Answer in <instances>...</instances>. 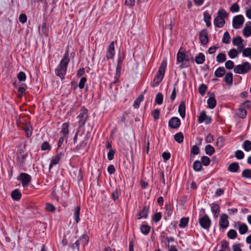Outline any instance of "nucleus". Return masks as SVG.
<instances>
[{"label":"nucleus","instance_id":"obj_1","mask_svg":"<svg viewBox=\"0 0 251 251\" xmlns=\"http://www.w3.org/2000/svg\"><path fill=\"white\" fill-rule=\"evenodd\" d=\"M69 61V52L68 50H67L64 55L63 58L61 60L57 67L55 69V75L59 76L61 79L64 78V75H66Z\"/></svg>","mask_w":251,"mask_h":251},{"label":"nucleus","instance_id":"obj_2","mask_svg":"<svg viewBox=\"0 0 251 251\" xmlns=\"http://www.w3.org/2000/svg\"><path fill=\"white\" fill-rule=\"evenodd\" d=\"M251 69V65L248 62L243 63L241 65H238L234 68V71L236 74H245Z\"/></svg>","mask_w":251,"mask_h":251},{"label":"nucleus","instance_id":"obj_3","mask_svg":"<svg viewBox=\"0 0 251 251\" xmlns=\"http://www.w3.org/2000/svg\"><path fill=\"white\" fill-rule=\"evenodd\" d=\"M79 114L77 116V118L79 119L78 125L79 127H82L84 126L85 122L88 119V110L83 107L79 111Z\"/></svg>","mask_w":251,"mask_h":251},{"label":"nucleus","instance_id":"obj_4","mask_svg":"<svg viewBox=\"0 0 251 251\" xmlns=\"http://www.w3.org/2000/svg\"><path fill=\"white\" fill-rule=\"evenodd\" d=\"M177 61L180 63L179 67L181 68H187L190 66V63L185 58V52L180 51V50L177 53Z\"/></svg>","mask_w":251,"mask_h":251},{"label":"nucleus","instance_id":"obj_5","mask_svg":"<svg viewBox=\"0 0 251 251\" xmlns=\"http://www.w3.org/2000/svg\"><path fill=\"white\" fill-rule=\"evenodd\" d=\"M199 222L202 228L207 230H208L211 224V221L206 214H205L203 217L200 218Z\"/></svg>","mask_w":251,"mask_h":251},{"label":"nucleus","instance_id":"obj_6","mask_svg":"<svg viewBox=\"0 0 251 251\" xmlns=\"http://www.w3.org/2000/svg\"><path fill=\"white\" fill-rule=\"evenodd\" d=\"M244 22V17L242 15L234 16L232 20V26L235 29L240 28Z\"/></svg>","mask_w":251,"mask_h":251},{"label":"nucleus","instance_id":"obj_7","mask_svg":"<svg viewBox=\"0 0 251 251\" xmlns=\"http://www.w3.org/2000/svg\"><path fill=\"white\" fill-rule=\"evenodd\" d=\"M17 179L21 181L23 186L25 187L30 181L31 176L28 174L21 173Z\"/></svg>","mask_w":251,"mask_h":251},{"label":"nucleus","instance_id":"obj_8","mask_svg":"<svg viewBox=\"0 0 251 251\" xmlns=\"http://www.w3.org/2000/svg\"><path fill=\"white\" fill-rule=\"evenodd\" d=\"M228 217L226 214H222L221 215L219 220V226L221 228L223 229L226 228L229 225L228 221Z\"/></svg>","mask_w":251,"mask_h":251},{"label":"nucleus","instance_id":"obj_9","mask_svg":"<svg viewBox=\"0 0 251 251\" xmlns=\"http://www.w3.org/2000/svg\"><path fill=\"white\" fill-rule=\"evenodd\" d=\"M199 39L202 45H205L208 42V32L206 29H203L201 30L199 34Z\"/></svg>","mask_w":251,"mask_h":251},{"label":"nucleus","instance_id":"obj_10","mask_svg":"<svg viewBox=\"0 0 251 251\" xmlns=\"http://www.w3.org/2000/svg\"><path fill=\"white\" fill-rule=\"evenodd\" d=\"M198 121L199 123L204 122L205 124H209L211 122V118L206 115L205 111H202L200 114Z\"/></svg>","mask_w":251,"mask_h":251},{"label":"nucleus","instance_id":"obj_11","mask_svg":"<svg viewBox=\"0 0 251 251\" xmlns=\"http://www.w3.org/2000/svg\"><path fill=\"white\" fill-rule=\"evenodd\" d=\"M168 125L169 126L172 128H177L180 125V120L177 117H172L169 121Z\"/></svg>","mask_w":251,"mask_h":251},{"label":"nucleus","instance_id":"obj_12","mask_svg":"<svg viewBox=\"0 0 251 251\" xmlns=\"http://www.w3.org/2000/svg\"><path fill=\"white\" fill-rule=\"evenodd\" d=\"M167 66V62L166 61H163L159 67V70L155 75V76L164 77L165 70Z\"/></svg>","mask_w":251,"mask_h":251},{"label":"nucleus","instance_id":"obj_13","mask_svg":"<svg viewBox=\"0 0 251 251\" xmlns=\"http://www.w3.org/2000/svg\"><path fill=\"white\" fill-rule=\"evenodd\" d=\"M210 95L209 98L207 100V102L208 107L210 109H213L216 105V100L215 99V94L214 93H209Z\"/></svg>","mask_w":251,"mask_h":251},{"label":"nucleus","instance_id":"obj_14","mask_svg":"<svg viewBox=\"0 0 251 251\" xmlns=\"http://www.w3.org/2000/svg\"><path fill=\"white\" fill-rule=\"evenodd\" d=\"M107 52L108 54L106 55L107 59H112L115 55L114 43L113 41L109 45Z\"/></svg>","mask_w":251,"mask_h":251},{"label":"nucleus","instance_id":"obj_15","mask_svg":"<svg viewBox=\"0 0 251 251\" xmlns=\"http://www.w3.org/2000/svg\"><path fill=\"white\" fill-rule=\"evenodd\" d=\"M149 213V207L146 206H143L142 210H141L138 214V219L141 218L146 219L148 217Z\"/></svg>","mask_w":251,"mask_h":251},{"label":"nucleus","instance_id":"obj_16","mask_svg":"<svg viewBox=\"0 0 251 251\" xmlns=\"http://www.w3.org/2000/svg\"><path fill=\"white\" fill-rule=\"evenodd\" d=\"M185 103L184 101H181L178 106V111L180 116L184 119L185 117Z\"/></svg>","mask_w":251,"mask_h":251},{"label":"nucleus","instance_id":"obj_17","mask_svg":"<svg viewBox=\"0 0 251 251\" xmlns=\"http://www.w3.org/2000/svg\"><path fill=\"white\" fill-rule=\"evenodd\" d=\"M63 155V154L62 152H60V153L55 155L52 157L49 166L50 170L53 165L57 164L59 162L61 158V156Z\"/></svg>","mask_w":251,"mask_h":251},{"label":"nucleus","instance_id":"obj_18","mask_svg":"<svg viewBox=\"0 0 251 251\" xmlns=\"http://www.w3.org/2000/svg\"><path fill=\"white\" fill-rule=\"evenodd\" d=\"M214 24L216 27H222L225 24V21L224 19L220 18V16H217L214 19Z\"/></svg>","mask_w":251,"mask_h":251},{"label":"nucleus","instance_id":"obj_19","mask_svg":"<svg viewBox=\"0 0 251 251\" xmlns=\"http://www.w3.org/2000/svg\"><path fill=\"white\" fill-rule=\"evenodd\" d=\"M239 169V166L237 162L231 163L227 168V170L232 173L237 172Z\"/></svg>","mask_w":251,"mask_h":251},{"label":"nucleus","instance_id":"obj_20","mask_svg":"<svg viewBox=\"0 0 251 251\" xmlns=\"http://www.w3.org/2000/svg\"><path fill=\"white\" fill-rule=\"evenodd\" d=\"M211 211L213 214L214 216L217 217L220 211V207L219 205L218 204L213 203L211 204Z\"/></svg>","mask_w":251,"mask_h":251},{"label":"nucleus","instance_id":"obj_21","mask_svg":"<svg viewBox=\"0 0 251 251\" xmlns=\"http://www.w3.org/2000/svg\"><path fill=\"white\" fill-rule=\"evenodd\" d=\"M235 114L239 117L244 119L246 117L247 113L245 109L240 106L239 109L236 110Z\"/></svg>","mask_w":251,"mask_h":251},{"label":"nucleus","instance_id":"obj_22","mask_svg":"<svg viewBox=\"0 0 251 251\" xmlns=\"http://www.w3.org/2000/svg\"><path fill=\"white\" fill-rule=\"evenodd\" d=\"M225 73L226 70L224 67H220L215 71L214 75L217 77H221L225 74Z\"/></svg>","mask_w":251,"mask_h":251},{"label":"nucleus","instance_id":"obj_23","mask_svg":"<svg viewBox=\"0 0 251 251\" xmlns=\"http://www.w3.org/2000/svg\"><path fill=\"white\" fill-rule=\"evenodd\" d=\"M205 60V55L201 52L199 53L195 58V61L198 64H202Z\"/></svg>","mask_w":251,"mask_h":251},{"label":"nucleus","instance_id":"obj_24","mask_svg":"<svg viewBox=\"0 0 251 251\" xmlns=\"http://www.w3.org/2000/svg\"><path fill=\"white\" fill-rule=\"evenodd\" d=\"M12 198L15 201H19L22 197V194L18 189L13 191L11 194Z\"/></svg>","mask_w":251,"mask_h":251},{"label":"nucleus","instance_id":"obj_25","mask_svg":"<svg viewBox=\"0 0 251 251\" xmlns=\"http://www.w3.org/2000/svg\"><path fill=\"white\" fill-rule=\"evenodd\" d=\"M69 123H63L62 126V128L61 133L63 135H66L69 134Z\"/></svg>","mask_w":251,"mask_h":251},{"label":"nucleus","instance_id":"obj_26","mask_svg":"<svg viewBox=\"0 0 251 251\" xmlns=\"http://www.w3.org/2000/svg\"><path fill=\"white\" fill-rule=\"evenodd\" d=\"M80 207L79 206H77L75 208L74 217V219L76 223H78L79 222V215H80Z\"/></svg>","mask_w":251,"mask_h":251},{"label":"nucleus","instance_id":"obj_27","mask_svg":"<svg viewBox=\"0 0 251 251\" xmlns=\"http://www.w3.org/2000/svg\"><path fill=\"white\" fill-rule=\"evenodd\" d=\"M151 230V227L148 225H142L140 226L141 232L145 235H148Z\"/></svg>","mask_w":251,"mask_h":251},{"label":"nucleus","instance_id":"obj_28","mask_svg":"<svg viewBox=\"0 0 251 251\" xmlns=\"http://www.w3.org/2000/svg\"><path fill=\"white\" fill-rule=\"evenodd\" d=\"M193 168L196 172H199L202 169V164L199 160H196L193 165Z\"/></svg>","mask_w":251,"mask_h":251},{"label":"nucleus","instance_id":"obj_29","mask_svg":"<svg viewBox=\"0 0 251 251\" xmlns=\"http://www.w3.org/2000/svg\"><path fill=\"white\" fill-rule=\"evenodd\" d=\"M224 81L226 83L231 84L233 82V75L231 72L226 74L224 77Z\"/></svg>","mask_w":251,"mask_h":251},{"label":"nucleus","instance_id":"obj_30","mask_svg":"<svg viewBox=\"0 0 251 251\" xmlns=\"http://www.w3.org/2000/svg\"><path fill=\"white\" fill-rule=\"evenodd\" d=\"M174 139L178 143H181L184 140V136L182 132H179L174 135Z\"/></svg>","mask_w":251,"mask_h":251},{"label":"nucleus","instance_id":"obj_31","mask_svg":"<svg viewBox=\"0 0 251 251\" xmlns=\"http://www.w3.org/2000/svg\"><path fill=\"white\" fill-rule=\"evenodd\" d=\"M205 151L206 154L211 155L215 152V150L213 146L210 145H207L205 146Z\"/></svg>","mask_w":251,"mask_h":251},{"label":"nucleus","instance_id":"obj_32","mask_svg":"<svg viewBox=\"0 0 251 251\" xmlns=\"http://www.w3.org/2000/svg\"><path fill=\"white\" fill-rule=\"evenodd\" d=\"M23 129L25 130L26 137H29L31 135L32 131V127L31 126L25 125L24 126Z\"/></svg>","mask_w":251,"mask_h":251},{"label":"nucleus","instance_id":"obj_33","mask_svg":"<svg viewBox=\"0 0 251 251\" xmlns=\"http://www.w3.org/2000/svg\"><path fill=\"white\" fill-rule=\"evenodd\" d=\"M203 19L206 23V25L208 27L210 26L211 25V16L207 12H204L203 13Z\"/></svg>","mask_w":251,"mask_h":251},{"label":"nucleus","instance_id":"obj_34","mask_svg":"<svg viewBox=\"0 0 251 251\" xmlns=\"http://www.w3.org/2000/svg\"><path fill=\"white\" fill-rule=\"evenodd\" d=\"M221 251H230L229 248V243L226 240L222 241Z\"/></svg>","mask_w":251,"mask_h":251},{"label":"nucleus","instance_id":"obj_35","mask_svg":"<svg viewBox=\"0 0 251 251\" xmlns=\"http://www.w3.org/2000/svg\"><path fill=\"white\" fill-rule=\"evenodd\" d=\"M242 176L244 178H251V170L249 169H244L242 173Z\"/></svg>","mask_w":251,"mask_h":251},{"label":"nucleus","instance_id":"obj_36","mask_svg":"<svg viewBox=\"0 0 251 251\" xmlns=\"http://www.w3.org/2000/svg\"><path fill=\"white\" fill-rule=\"evenodd\" d=\"M207 89V86L204 84H201L198 88L199 93L202 96H204Z\"/></svg>","mask_w":251,"mask_h":251},{"label":"nucleus","instance_id":"obj_37","mask_svg":"<svg viewBox=\"0 0 251 251\" xmlns=\"http://www.w3.org/2000/svg\"><path fill=\"white\" fill-rule=\"evenodd\" d=\"M189 220V219L188 217H184L181 218L180 221L179 226L181 228L185 227L188 225Z\"/></svg>","mask_w":251,"mask_h":251},{"label":"nucleus","instance_id":"obj_38","mask_svg":"<svg viewBox=\"0 0 251 251\" xmlns=\"http://www.w3.org/2000/svg\"><path fill=\"white\" fill-rule=\"evenodd\" d=\"M243 35L247 37L251 35V26L245 25L243 30Z\"/></svg>","mask_w":251,"mask_h":251},{"label":"nucleus","instance_id":"obj_39","mask_svg":"<svg viewBox=\"0 0 251 251\" xmlns=\"http://www.w3.org/2000/svg\"><path fill=\"white\" fill-rule=\"evenodd\" d=\"M162 79H163V76H162V77L155 76L152 82L151 83V86L152 87H155L156 86L159 85V84L161 82Z\"/></svg>","mask_w":251,"mask_h":251},{"label":"nucleus","instance_id":"obj_40","mask_svg":"<svg viewBox=\"0 0 251 251\" xmlns=\"http://www.w3.org/2000/svg\"><path fill=\"white\" fill-rule=\"evenodd\" d=\"M144 97L143 95H140L134 102L133 106L135 108H138L141 102L143 100Z\"/></svg>","mask_w":251,"mask_h":251},{"label":"nucleus","instance_id":"obj_41","mask_svg":"<svg viewBox=\"0 0 251 251\" xmlns=\"http://www.w3.org/2000/svg\"><path fill=\"white\" fill-rule=\"evenodd\" d=\"M27 156V154L25 153L22 155L21 157H18L17 160L21 167H23L25 164V160Z\"/></svg>","mask_w":251,"mask_h":251},{"label":"nucleus","instance_id":"obj_42","mask_svg":"<svg viewBox=\"0 0 251 251\" xmlns=\"http://www.w3.org/2000/svg\"><path fill=\"white\" fill-rule=\"evenodd\" d=\"M248 229L247 226L245 224H242L239 226V231L241 234H245Z\"/></svg>","mask_w":251,"mask_h":251},{"label":"nucleus","instance_id":"obj_43","mask_svg":"<svg viewBox=\"0 0 251 251\" xmlns=\"http://www.w3.org/2000/svg\"><path fill=\"white\" fill-rule=\"evenodd\" d=\"M216 59L219 63L224 62L226 60V55L224 53H219L217 56Z\"/></svg>","mask_w":251,"mask_h":251},{"label":"nucleus","instance_id":"obj_44","mask_svg":"<svg viewBox=\"0 0 251 251\" xmlns=\"http://www.w3.org/2000/svg\"><path fill=\"white\" fill-rule=\"evenodd\" d=\"M227 236L229 239H234L237 237V234L235 230L230 229L227 233Z\"/></svg>","mask_w":251,"mask_h":251},{"label":"nucleus","instance_id":"obj_45","mask_svg":"<svg viewBox=\"0 0 251 251\" xmlns=\"http://www.w3.org/2000/svg\"><path fill=\"white\" fill-rule=\"evenodd\" d=\"M230 36L229 33L226 31L224 33V36L222 39V42L226 44H228L230 43Z\"/></svg>","mask_w":251,"mask_h":251},{"label":"nucleus","instance_id":"obj_46","mask_svg":"<svg viewBox=\"0 0 251 251\" xmlns=\"http://www.w3.org/2000/svg\"><path fill=\"white\" fill-rule=\"evenodd\" d=\"M238 51L235 49H231L228 52V55L232 59L237 57L238 56Z\"/></svg>","mask_w":251,"mask_h":251},{"label":"nucleus","instance_id":"obj_47","mask_svg":"<svg viewBox=\"0 0 251 251\" xmlns=\"http://www.w3.org/2000/svg\"><path fill=\"white\" fill-rule=\"evenodd\" d=\"M243 40L240 36H237L232 40V43L234 46H239L242 44Z\"/></svg>","mask_w":251,"mask_h":251},{"label":"nucleus","instance_id":"obj_48","mask_svg":"<svg viewBox=\"0 0 251 251\" xmlns=\"http://www.w3.org/2000/svg\"><path fill=\"white\" fill-rule=\"evenodd\" d=\"M162 214L161 212H156L152 217V220L155 223L158 222L161 219Z\"/></svg>","mask_w":251,"mask_h":251},{"label":"nucleus","instance_id":"obj_49","mask_svg":"<svg viewBox=\"0 0 251 251\" xmlns=\"http://www.w3.org/2000/svg\"><path fill=\"white\" fill-rule=\"evenodd\" d=\"M163 94L161 93H158L157 94L155 97V102L158 104H161L163 102Z\"/></svg>","mask_w":251,"mask_h":251},{"label":"nucleus","instance_id":"obj_50","mask_svg":"<svg viewBox=\"0 0 251 251\" xmlns=\"http://www.w3.org/2000/svg\"><path fill=\"white\" fill-rule=\"evenodd\" d=\"M41 148L42 151H50L51 149V147L48 142L45 141L42 144Z\"/></svg>","mask_w":251,"mask_h":251},{"label":"nucleus","instance_id":"obj_51","mask_svg":"<svg viewBox=\"0 0 251 251\" xmlns=\"http://www.w3.org/2000/svg\"><path fill=\"white\" fill-rule=\"evenodd\" d=\"M243 147L244 150L247 151L251 150V142L249 140H246L244 142Z\"/></svg>","mask_w":251,"mask_h":251},{"label":"nucleus","instance_id":"obj_52","mask_svg":"<svg viewBox=\"0 0 251 251\" xmlns=\"http://www.w3.org/2000/svg\"><path fill=\"white\" fill-rule=\"evenodd\" d=\"M121 194L120 190L119 189H116L112 193V198L113 200L115 201L117 200L119 198V195Z\"/></svg>","mask_w":251,"mask_h":251},{"label":"nucleus","instance_id":"obj_53","mask_svg":"<svg viewBox=\"0 0 251 251\" xmlns=\"http://www.w3.org/2000/svg\"><path fill=\"white\" fill-rule=\"evenodd\" d=\"M201 164L202 163V164L205 166H208L210 163V160L209 158L206 156H203L201 157Z\"/></svg>","mask_w":251,"mask_h":251},{"label":"nucleus","instance_id":"obj_54","mask_svg":"<svg viewBox=\"0 0 251 251\" xmlns=\"http://www.w3.org/2000/svg\"><path fill=\"white\" fill-rule=\"evenodd\" d=\"M41 31L42 33L47 36L49 32V29L46 26V23L45 21H44L41 25Z\"/></svg>","mask_w":251,"mask_h":251},{"label":"nucleus","instance_id":"obj_55","mask_svg":"<svg viewBox=\"0 0 251 251\" xmlns=\"http://www.w3.org/2000/svg\"><path fill=\"white\" fill-rule=\"evenodd\" d=\"M224 138L221 136L217 139L216 145L220 149L222 148L224 144Z\"/></svg>","mask_w":251,"mask_h":251},{"label":"nucleus","instance_id":"obj_56","mask_svg":"<svg viewBox=\"0 0 251 251\" xmlns=\"http://www.w3.org/2000/svg\"><path fill=\"white\" fill-rule=\"evenodd\" d=\"M17 78L20 81H24L26 79V75L24 72L21 71L18 74Z\"/></svg>","mask_w":251,"mask_h":251},{"label":"nucleus","instance_id":"obj_57","mask_svg":"<svg viewBox=\"0 0 251 251\" xmlns=\"http://www.w3.org/2000/svg\"><path fill=\"white\" fill-rule=\"evenodd\" d=\"M217 16H220V18L224 19L227 16V13L225 9H221L218 12Z\"/></svg>","mask_w":251,"mask_h":251},{"label":"nucleus","instance_id":"obj_58","mask_svg":"<svg viewBox=\"0 0 251 251\" xmlns=\"http://www.w3.org/2000/svg\"><path fill=\"white\" fill-rule=\"evenodd\" d=\"M151 115L153 117L154 120L156 121L159 118L160 111L158 109H154L152 112Z\"/></svg>","mask_w":251,"mask_h":251},{"label":"nucleus","instance_id":"obj_59","mask_svg":"<svg viewBox=\"0 0 251 251\" xmlns=\"http://www.w3.org/2000/svg\"><path fill=\"white\" fill-rule=\"evenodd\" d=\"M86 144L84 142L80 143L79 144L73 149V151L75 152L78 151L79 150L84 148Z\"/></svg>","mask_w":251,"mask_h":251},{"label":"nucleus","instance_id":"obj_60","mask_svg":"<svg viewBox=\"0 0 251 251\" xmlns=\"http://www.w3.org/2000/svg\"><path fill=\"white\" fill-rule=\"evenodd\" d=\"M235 157L238 159H242L244 157V152L240 150H238L235 152Z\"/></svg>","mask_w":251,"mask_h":251},{"label":"nucleus","instance_id":"obj_61","mask_svg":"<svg viewBox=\"0 0 251 251\" xmlns=\"http://www.w3.org/2000/svg\"><path fill=\"white\" fill-rule=\"evenodd\" d=\"M191 153L194 155H197L200 153V149L198 146L194 145L192 147Z\"/></svg>","mask_w":251,"mask_h":251},{"label":"nucleus","instance_id":"obj_62","mask_svg":"<svg viewBox=\"0 0 251 251\" xmlns=\"http://www.w3.org/2000/svg\"><path fill=\"white\" fill-rule=\"evenodd\" d=\"M251 48H248L244 49L243 50V55L245 57H251Z\"/></svg>","mask_w":251,"mask_h":251},{"label":"nucleus","instance_id":"obj_63","mask_svg":"<svg viewBox=\"0 0 251 251\" xmlns=\"http://www.w3.org/2000/svg\"><path fill=\"white\" fill-rule=\"evenodd\" d=\"M239 6L236 3L233 4L230 8V10L232 12H237L239 11Z\"/></svg>","mask_w":251,"mask_h":251},{"label":"nucleus","instance_id":"obj_64","mask_svg":"<svg viewBox=\"0 0 251 251\" xmlns=\"http://www.w3.org/2000/svg\"><path fill=\"white\" fill-rule=\"evenodd\" d=\"M234 66V63L231 60H228L225 63V67L227 69H231Z\"/></svg>","mask_w":251,"mask_h":251}]
</instances>
